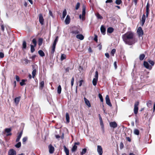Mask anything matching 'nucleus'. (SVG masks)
I'll return each mask as SVG.
<instances>
[{
	"instance_id": "obj_29",
	"label": "nucleus",
	"mask_w": 155,
	"mask_h": 155,
	"mask_svg": "<svg viewBox=\"0 0 155 155\" xmlns=\"http://www.w3.org/2000/svg\"><path fill=\"white\" fill-rule=\"evenodd\" d=\"M77 149V146L75 145H74L73 146L72 149H71V151L72 152H75L76 151Z\"/></svg>"
},
{
	"instance_id": "obj_52",
	"label": "nucleus",
	"mask_w": 155,
	"mask_h": 155,
	"mask_svg": "<svg viewBox=\"0 0 155 155\" xmlns=\"http://www.w3.org/2000/svg\"><path fill=\"white\" fill-rule=\"evenodd\" d=\"M149 63L152 66H153L154 64V63L153 61L151 60H149L148 61Z\"/></svg>"
},
{
	"instance_id": "obj_57",
	"label": "nucleus",
	"mask_w": 155,
	"mask_h": 155,
	"mask_svg": "<svg viewBox=\"0 0 155 155\" xmlns=\"http://www.w3.org/2000/svg\"><path fill=\"white\" fill-rule=\"evenodd\" d=\"M74 77H73L71 79V87H72L73 85L74 84Z\"/></svg>"
},
{
	"instance_id": "obj_35",
	"label": "nucleus",
	"mask_w": 155,
	"mask_h": 155,
	"mask_svg": "<svg viewBox=\"0 0 155 155\" xmlns=\"http://www.w3.org/2000/svg\"><path fill=\"white\" fill-rule=\"evenodd\" d=\"M116 51V50L115 48L113 49L110 52V54L113 56H114V54Z\"/></svg>"
},
{
	"instance_id": "obj_1",
	"label": "nucleus",
	"mask_w": 155,
	"mask_h": 155,
	"mask_svg": "<svg viewBox=\"0 0 155 155\" xmlns=\"http://www.w3.org/2000/svg\"><path fill=\"white\" fill-rule=\"evenodd\" d=\"M123 40L126 44L129 45L134 44L136 42V38L134 33L132 32H128L122 36Z\"/></svg>"
},
{
	"instance_id": "obj_9",
	"label": "nucleus",
	"mask_w": 155,
	"mask_h": 155,
	"mask_svg": "<svg viewBox=\"0 0 155 155\" xmlns=\"http://www.w3.org/2000/svg\"><path fill=\"white\" fill-rule=\"evenodd\" d=\"M23 134V130H21L20 132H18V135L17 136V138L16 140V142H18L20 140L22 136V135Z\"/></svg>"
},
{
	"instance_id": "obj_5",
	"label": "nucleus",
	"mask_w": 155,
	"mask_h": 155,
	"mask_svg": "<svg viewBox=\"0 0 155 155\" xmlns=\"http://www.w3.org/2000/svg\"><path fill=\"white\" fill-rule=\"evenodd\" d=\"M12 129L11 128H6L5 130V131L6 133V136H8L12 135L11 133Z\"/></svg>"
},
{
	"instance_id": "obj_20",
	"label": "nucleus",
	"mask_w": 155,
	"mask_h": 155,
	"mask_svg": "<svg viewBox=\"0 0 155 155\" xmlns=\"http://www.w3.org/2000/svg\"><path fill=\"white\" fill-rule=\"evenodd\" d=\"M146 20V17L144 14H143L142 15L141 19V22L142 25H143L144 24Z\"/></svg>"
},
{
	"instance_id": "obj_56",
	"label": "nucleus",
	"mask_w": 155,
	"mask_h": 155,
	"mask_svg": "<svg viewBox=\"0 0 155 155\" xmlns=\"http://www.w3.org/2000/svg\"><path fill=\"white\" fill-rule=\"evenodd\" d=\"M151 101H148L147 102V105L148 107H149L151 105Z\"/></svg>"
},
{
	"instance_id": "obj_58",
	"label": "nucleus",
	"mask_w": 155,
	"mask_h": 155,
	"mask_svg": "<svg viewBox=\"0 0 155 155\" xmlns=\"http://www.w3.org/2000/svg\"><path fill=\"white\" fill-rule=\"evenodd\" d=\"M83 82H84V80H81L79 81V87H81L82 85Z\"/></svg>"
},
{
	"instance_id": "obj_49",
	"label": "nucleus",
	"mask_w": 155,
	"mask_h": 155,
	"mask_svg": "<svg viewBox=\"0 0 155 155\" xmlns=\"http://www.w3.org/2000/svg\"><path fill=\"white\" fill-rule=\"evenodd\" d=\"M100 125L102 128H103L104 127V124L102 120H100Z\"/></svg>"
},
{
	"instance_id": "obj_27",
	"label": "nucleus",
	"mask_w": 155,
	"mask_h": 155,
	"mask_svg": "<svg viewBox=\"0 0 155 155\" xmlns=\"http://www.w3.org/2000/svg\"><path fill=\"white\" fill-rule=\"evenodd\" d=\"M38 53L40 56L42 57L45 56V54L44 52L41 50H40L38 51Z\"/></svg>"
},
{
	"instance_id": "obj_45",
	"label": "nucleus",
	"mask_w": 155,
	"mask_h": 155,
	"mask_svg": "<svg viewBox=\"0 0 155 155\" xmlns=\"http://www.w3.org/2000/svg\"><path fill=\"white\" fill-rule=\"evenodd\" d=\"M98 97H99V98H100V99L101 101V102H103V97H102V95L101 94H100V93L99 94H98Z\"/></svg>"
},
{
	"instance_id": "obj_21",
	"label": "nucleus",
	"mask_w": 155,
	"mask_h": 155,
	"mask_svg": "<svg viewBox=\"0 0 155 155\" xmlns=\"http://www.w3.org/2000/svg\"><path fill=\"white\" fill-rule=\"evenodd\" d=\"M114 31V29L112 27H109L108 28L107 30V33H112Z\"/></svg>"
},
{
	"instance_id": "obj_39",
	"label": "nucleus",
	"mask_w": 155,
	"mask_h": 155,
	"mask_svg": "<svg viewBox=\"0 0 155 155\" xmlns=\"http://www.w3.org/2000/svg\"><path fill=\"white\" fill-rule=\"evenodd\" d=\"M21 146V142H18L15 145V146L17 148H20Z\"/></svg>"
},
{
	"instance_id": "obj_53",
	"label": "nucleus",
	"mask_w": 155,
	"mask_h": 155,
	"mask_svg": "<svg viewBox=\"0 0 155 155\" xmlns=\"http://www.w3.org/2000/svg\"><path fill=\"white\" fill-rule=\"evenodd\" d=\"M24 61H25V64H27L28 63L30 62V61L29 60H28V59H25L24 60Z\"/></svg>"
},
{
	"instance_id": "obj_59",
	"label": "nucleus",
	"mask_w": 155,
	"mask_h": 155,
	"mask_svg": "<svg viewBox=\"0 0 155 155\" xmlns=\"http://www.w3.org/2000/svg\"><path fill=\"white\" fill-rule=\"evenodd\" d=\"M36 57V55H34L30 57V58L32 59L33 61L35 60V58Z\"/></svg>"
},
{
	"instance_id": "obj_40",
	"label": "nucleus",
	"mask_w": 155,
	"mask_h": 155,
	"mask_svg": "<svg viewBox=\"0 0 155 155\" xmlns=\"http://www.w3.org/2000/svg\"><path fill=\"white\" fill-rule=\"evenodd\" d=\"M134 133L136 135H138L139 134V131L138 129H135L134 130Z\"/></svg>"
},
{
	"instance_id": "obj_10",
	"label": "nucleus",
	"mask_w": 155,
	"mask_h": 155,
	"mask_svg": "<svg viewBox=\"0 0 155 155\" xmlns=\"http://www.w3.org/2000/svg\"><path fill=\"white\" fill-rule=\"evenodd\" d=\"M97 151L100 155H102L103 153V149L101 146L98 145L97 146Z\"/></svg>"
},
{
	"instance_id": "obj_61",
	"label": "nucleus",
	"mask_w": 155,
	"mask_h": 155,
	"mask_svg": "<svg viewBox=\"0 0 155 155\" xmlns=\"http://www.w3.org/2000/svg\"><path fill=\"white\" fill-rule=\"evenodd\" d=\"M15 79L18 82L20 81V78L18 75H15Z\"/></svg>"
},
{
	"instance_id": "obj_34",
	"label": "nucleus",
	"mask_w": 155,
	"mask_h": 155,
	"mask_svg": "<svg viewBox=\"0 0 155 155\" xmlns=\"http://www.w3.org/2000/svg\"><path fill=\"white\" fill-rule=\"evenodd\" d=\"M27 45H26V43L25 41H23L22 43V49H26V48Z\"/></svg>"
},
{
	"instance_id": "obj_12",
	"label": "nucleus",
	"mask_w": 155,
	"mask_h": 155,
	"mask_svg": "<svg viewBox=\"0 0 155 155\" xmlns=\"http://www.w3.org/2000/svg\"><path fill=\"white\" fill-rule=\"evenodd\" d=\"M48 148L49 149V153L51 154L53 153L54 150V148L52 145L51 144H50L48 146Z\"/></svg>"
},
{
	"instance_id": "obj_50",
	"label": "nucleus",
	"mask_w": 155,
	"mask_h": 155,
	"mask_svg": "<svg viewBox=\"0 0 155 155\" xmlns=\"http://www.w3.org/2000/svg\"><path fill=\"white\" fill-rule=\"evenodd\" d=\"M98 73L97 71H96L95 72V78H97L98 79Z\"/></svg>"
},
{
	"instance_id": "obj_64",
	"label": "nucleus",
	"mask_w": 155,
	"mask_h": 155,
	"mask_svg": "<svg viewBox=\"0 0 155 155\" xmlns=\"http://www.w3.org/2000/svg\"><path fill=\"white\" fill-rule=\"evenodd\" d=\"M58 36H56L55 38V39L54 42L57 43V42L58 41Z\"/></svg>"
},
{
	"instance_id": "obj_25",
	"label": "nucleus",
	"mask_w": 155,
	"mask_h": 155,
	"mask_svg": "<svg viewBox=\"0 0 155 155\" xmlns=\"http://www.w3.org/2000/svg\"><path fill=\"white\" fill-rule=\"evenodd\" d=\"M145 57V55L144 54H140L139 57L140 60L141 61L143 60L144 59Z\"/></svg>"
},
{
	"instance_id": "obj_63",
	"label": "nucleus",
	"mask_w": 155,
	"mask_h": 155,
	"mask_svg": "<svg viewBox=\"0 0 155 155\" xmlns=\"http://www.w3.org/2000/svg\"><path fill=\"white\" fill-rule=\"evenodd\" d=\"M113 0H107L106 1V3H111L113 2Z\"/></svg>"
},
{
	"instance_id": "obj_36",
	"label": "nucleus",
	"mask_w": 155,
	"mask_h": 155,
	"mask_svg": "<svg viewBox=\"0 0 155 155\" xmlns=\"http://www.w3.org/2000/svg\"><path fill=\"white\" fill-rule=\"evenodd\" d=\"M31 53H33L35 51L34 47L35 46H33V45H31Z\"/></svg>"
},
{
	"instance_id": "obj_46",
	"label": "nucleus",
	"mask_w": 155,
	"mask_h": 155,
	"mask_svg": "<svg viewBox=\"0 0 155 155\" xmlns=\"http://www.w3.org/2000/svg\"><path fill=\"white\" fill-rule=\"evenodd\" d=\"M80 6V3L79 2H78L75 6V8L76 10H78Z\"/></svg>"
},
{
	"instance_id": "obj_19",
	"label": "nucleus",
	"mask_w": 155,
	"mask_h": 155,
	"mask_svg": "<svg viewBox=\"0 0 155 155\" xmlns=\"http://www.w3.org/2000/svg\"><path fill=\"white\" fill-rule=\"evenodd\" d=\"M76 37L77 38L79 39L80 40H82L84 39V36L82 34H78L76 36Z\"/></svg>"
},
{
	"instance_id": "obj_4",
	"label": "nucleus",
	"mask_w": 155,
	"mask_h": 155,
	"mask_svg": "<svg viewBox=\"0 0 155 155\" xmlns=\"http://www.w3.org/2000/svg\"><path fill=\"white\" fill-rule=\"evenodd\" d=\"M139 104V102L136 101L135 102L134 105V112L135 114H137L138 113V106Z\"/></svg>"
},
{
	"instance_id": "obj_13",
	"label": "nucleus",
	"mask_w": 155,
	"mask_h": 155,
	"mask_svg": "<svg viewBox=\"0 0 155 155\" xmlns=\"http://www.w3.org/2000/svg\"><path fill=\"white\" fill-rule=\"evenodd\" d=\"M110 126L113 128H115L117 126V123L115 121L111 122L110 123Z\"/></svg>"
},
{
	"instance_id": "obj_31",
	"label": "nucleus",
	"mask_w": 155,
	"mask_h": 155,
	"mask_svg": "<svg viewBox=\"0 0 155 155\" xmlns=\"http://www.w3.org/2000/svg\"><path fill=\"white\" fill-rule=\"evenodd\" d=\"M61 87L60 85H59L57 88V92L59 94L61 93Z\"/></svg>"
},
{
	"instance_id": "obj_14",
	"label": "nucleus",
	"mask_w": 155,
	"mask_h": 155,
	"mask_svg": "<svg viewBox=\"0 0 155 155\" xmlns=\"http://www.w3.org/2000/svg\"><path fill=\"white\" fill-rule=\"evenodd\" d=\"M100 30L101 33L104 35L106 33V28L104 25H102L101 26Z\"/></svg>"
},
{
	"instance_id": "obj_44",
	"label": "nucleus",
	"mask_w": 155,
	"mask_h": 155,
	"mask_svg": "<svg viewBox=\"0 0 155 155\" xmlns=\"http://www.w3.org/2000/svg\"><path fill=\"white\" fill-rule=\"evenodd\" d=\"M27 137H25L23 138L22 139V143L23 144H25V142L27 140Z\"/></svg>"
},
{
	"instance_id": "obj_54",
	"label": "nucleus",
	"mask_w": 155,
	"mask_h": 155,
	"mask_svg": "<svg viewBox=\"0 0 155 155\" xmlns=\"http://www.w3.org/2000/svg\"><path fill=\"white\" fill-rule=\"evenodd\" d=\"M1 29L2 31L4 32L5 30V26L3 24H2L1 25Z\"/></svg>"
},
{
	"instance_id": "obj_60",
	"label": "nucleus",
	"mask_w": 155,
	"mask_h": 155,
	"mask_svg": "<svg viewBox=\"0 0 155 155\" xmlns=\"http://www.w3.org/2000/svg\"><path fill=\"white\" fill-rule=\"evenodd\" d=\"M4 54L2 52H0V58H3L4 57Z\"/></svg>"
},
{
	"instance_id": "obj_26",
	"label": "nucleus",
	"mask_w": 155,
	"mask_h": 155,
	"mask_svg": "<svg viewBox=\"0 0 155 155\" xmlns=\"http://www.w3.org/2000/svg\"><path fill=\"white\" fill-rule=\"evenodd\" d=\"M43 39L41 38H39L38 41V45L39 46H41L43 42Z\"/></svg>"
},
{
	"instance_id": "obj_38",
	"label": "nucleus",
	"mask_w": 155,
	"mask_h": 155,
	"mask_svg": "<svg viewBox=\"0 0 155 155\" xmlns=\"http://www.w3.org/2000/svg\"><path fill=\"white\" fill-rule=\"evenodd\" d=\"M36 69H34L33 70L32 72L33 78H34L36 75Z\"/></svg>"
},
{
	"instance_id": "obj_23",
	"label": "nucleus",
	"mask_w": 155,
	"mask_h": 155,
	"mask_svg": "<svg viewBox=\"0 0 155 155\" xmlns=\"http://www.w3.org/2000/svg\"><path fill=\"white\" fill-rule=\"evenodd\" d=\"M67 15V11L66 9H64L63 11L62 19H64Z\"/></svg>"
},
{
	"instance_id": "obj_33",
	"label": "nucleus",
	"mask_w": 155,
	"mask_h": 155,
	"mask_svg": "<svg viewBox=\"0 0 155 155\" xmlns=\"http://www.w3.org/2000/svg\"><path fill=\"white\" fill-rule=\"evenodd\" d=\"M66 58V56L64 54H62L61 57V60L63 61L64 59H65Z\"/></svg>"
},
{
	"instance_id": "obj_48",
	"label": "nucleus",
	"mask_w": 155,
	"mask_h": 155,
	"mask_svg": "<svg viewBox=\"0 0 155 155\" xmlns=\"http://www.w3.org/2000/svg\"><path fill=\"white\" fill-rule=\"evenodd\" d=\"M44 82L43 81H41L40 83V87L42 88L44 86Z\"/></svg>"
},
{
	"instance_id": "obj_32",
	"label": "nucleus",
	"mask_w": 155,
	"mask_h": 155,
	"mask_svg": "<svg viewBox=\"0 0 155 155\" xmlns=\"http://www.w3.org/2000/svg\"><path fill=\"white\" fill-rule=\"evenodd\" d=\"M143 65L144 66V67L147 68H149V64L147 62L144 61L143 62Z\"/></svg>"
},
{
	"instance_id": "obj_28",
	"label": "nucleus",
	"mask_w": 155,
	"mask_h": 155,
	"mask_svg": "<svg viewBox=\"0 0 155 155\" xmlns=\"http://www.w3.org/2000/svg\"><path fill=\"white\" fill-rule=\"evenodd\" d=\"M27 81V79H22L21 81L20 82V84L21 86H22L24 85H25L26 83H25V82Z\"/></svg>"
},
{
	"instance_id": "obj_51",
	"label": "nucleus",
	"mask_w": 155,
	"mask_h": 155,
	"mask_svg": "<svg viewBox=\"0 0 155 155\" xmlns=\"http://www.w3.org/2000/svg\"><path fill=\"white\" fill-rule=\"evenodd\" d=\"M124 147V145L122 142L120 143V149H122Z\"/></svg>"
},
{
	"instance_id": "obj_3",
	"label": "nucleus",
	"mask_w": 155,
	"mask_h": 155,
	"mask_svg": "<svg viewBox=\"0 0 155 155\" xmlns=\"http://www.w3.org/2000/svg\"><path fill=\"white\" fill-rule=\"evenodd\" d=\"M137 33L139 37H142L143 35V31L142 28L140 27H139L137 30Z\"/></svg>"
},
{
	"instance_id": "obj_16",
	"label": "nucleus",
	"mask_w": 155,
	"mask_h": 155,
	"mask_svg": "<svg viewBox=\"0 0 155 155\" xmlns=\"http://www.w3.org/2000/svg\"><path fill=\"white\" fill-rule=\"evenodd\" d=\"M21 97L19 96L18 97H16L14 99V102L16 105H17L19 104V102L20 101L21 99Z\"/></svg>"
},
{
	"instance_id": "obj_2",
	"label": "nucleus",
	"mask_w": 155,
	"mask_h": 155,
	"mask_svg": "<svg viewBox=\"0 0 155 155\" xmlns=\"http://www.w3.org/2000/svg\"><path fill=\"white\" fill-rule=\"evenodd\" d=\"M86 14V7L84 5L82 6V15L80 14L79 15V17L81 19L82 18V20L85 19V17Z\"/></svg>"
},
{
	"instance_id": "obj_7",
	"label": "nucleus",
	"mask_w": 155,
	"mask_h": 155,
	"mask_svg": "<svg viewBox=\"0 0 155 155\" xmlns=\"http://www.w3.org/2000/svg\"><path fill=\"white\" fill-rule=\"evenodd\" d=\"M106 102L107 104L110 107L112 106V104L110 103V100L108 95H107L105 98Z\"/></svg>"
},
{
	"instance_id": "obj_11",
	"label": "nucleus",
	"mask_w": 155,
	"mask_h": 155,
	"mask_svg": "<svg viewBox=\"0 0 155 155\" xmlns=\"http://www.w3.org/2000/svg\"><path fill=\"white\" fill-rule=\"evenodd\" d=\"M150 7V4L148 2L146 6V16L147 18L149 15V8Z\"/></svg>"
},
{
	"instance_id": "obj_47",
	"label": "nucleus",
	"mask_w": 155,
	"mask_h": 155,
	"mask_svg": "<svg viewBox=\"0 0 155 155\" xmlns=\"http://www.w3.org/2000/svg\"><path fill=\"white\" fill-rule=\"evenodd\" d=\"M56 47L52 46V49L51 51V54H54L55 51Z\"/></svg>"
},
{
	"instance_id": "obj_15",
	"label": "nucleus",
	"mask_w": 155,
	"mask_h": 155,
	"mask_svg": "<svg viewBox=\"0 0 155 155\" xmlns=\"http://www.w3.org/2000/svg\"><path fill=\"white\" fill-rule=\"evenodd\" d=\"M71 19L70 16L69 15H67L65 20V22L66 25L69 24L70 22Z\"/></svg>"
},
{
	"instance_id": "obj_42",
	"label": "nucleus",
	"mask_w": 155,
	"mask_h": 155,
	"mask_svg": "<svg viewBox=\"0 0 155 155\" xmlns=\"http://www.w3.org/2000/svg\"><path fill=\"white\" fill-rule=\"evenodd\" d=\"M122 2L121 0H116L115 1V3L117 5H119Z\"/></svg>"
},
{
	"instance_id": "obj_30",
	"label": "nucleus",
	"mask_w": 155,
	"mask_h": 155,
	"mask_svg": "<svg viewBox=\"0 0 155 155\" xmlns=\"http://www.w3.org/2000/svg\"><path fill=\"white\" fill-rule=\"evenodd\" d=\"M98 79L97 78H94L92 81V83L94 86H96L97 85Z\"/></svg>"
},
{
	"instance_id": "obj_8",
	"label": "nucleus",
	"mask_w": 155,
	"mask_h": 155,
	"mask_svg": "<svg viewBox=\"0 0 155 155\" xmlns=\"http://www.w3.org/2000/svg\"><path fill=\"white\" fill-rule=\"evenodd\" d=\"M8 155H16V152L13 149H11L8 151Z\"/></svg>"
},
{
	"instance_id": "obj_41",
	"label": "nucleus",
	"mask_w": 155,
	"mask_h": 155,
	"mask_svg": "<svg viewBox=\"0 0 155 155\" xmlns=\"http://www.w3.org/2000/svg\"><path fill=\"white\" fill-rule=\"evenodd\" d=\"M32 43L35 46H36L37 45V41L35 38H34L32 41Z\"/></svg>"
},
{
	"instance_id": "obj_62",
	"label": "nucleus",
	"mask_w": 155,
	"mask_h": 155,
	"mask_svg": "<svg viewBox=\"0 0 155 155\" xmlns=\"http://www.w3.org/2000/svg\"><path fill=\"white\" fill-rule=\"evenodd\" d=\"M49 14L52 17H53L54 16L53 15L52 12L50 10H49Z\"/></svg>"
},
{
	"instance_id": "obj_55",
	"label": "nucleus",
	"mask_w": 155,
	"mask_h": 155,
	"mask_svg": "<svg viewBox=\"0 0 155 155\" xmlns=\"http://www.w3.org/2000/svg\"><path fill=\"white\" fill-rule=\"evenodd\" d=\"M73 68H74L73 66V67L72 68H70L69 67H68L65 69V71L66 72H69V69L72 70L73 69Z\"/></svg>"
},
{
	"instance_id": "obj_22",
	"label": "nucleus",
	"mask_w": 155,
	"mask_h": 155,
	"mask_svg": "<svg viewBox=\"0 0 155 155\" xmlns=\"http://www.w3.org/2000/svg\"><path fill=\"white\" fill-rule=\"evenodd\" d=\"M64 150L66 155H69V150L65 146L64 147Z\"/></svg>"
},
{
	"instance_id": "obj_37",
	"label": "nucleus",
	"mask_w": 155,
	"mask_h": 155,
	"mask_svg": "<svg viewBox=\"0 0 155 155\" xmlns=\"http://www.w3.org/2000/svg\"><path fill=\"white\" fill-rule=\"evenodd\" d=\"M96 16L97 18L98 19H102L103 18L98 13H97L96 14Z\"/></svg>"
},
{
	"instance_id": "obj_18",
	"label": "nucleus",
	"mask_w": 155,
	"mask_h": 155,
	"mask_svg": "<svg viewBox=\"0 0 155 155\" xmlns=\"http://www.w3.org/2000/svg\"><path fill=\"white\" fill-rule=\"evenodd\" d=\"M71 32L72 34L75 35L78 34L80 33L78 29L76 28L75 29H74L72 30Z\"/></svg>"
},
{
	"instance_id": "obj_43",
	"label": "nucleus",
	"mask_w": 155,
	"mask_h": 155,
	"mask_svg": "<svg viewBox=\"0 0 155 155\" xmlns=\"http://www.w3.org/2000/svg\"><path fill=\"white\" fill-rule=\"evenodd\" d=\"M87 151V149L86 148H84L82 150V151L81 152V154L82 155L85 154Z\"/></svg>"
},
{
	"instance_id": "obj_24",
	"label": "nucleus",
	"mask_w": 155,
	"mask_h": 155,
	"mask_svg": "<svg viewBox=\"0 0 155 155\" xmlns=\"http://www.w3.org/2000/svg\"><path fill=\"white\" fill-rule=\"evenodd\" d=\"M66 118L67 122L69 123L70 122V117L68 113H66Z\"/></svg>"
},
{
	"instance_id": "obj_6",
	"label": "nucleus",
	"mask_w": 155,
	"mask_h": 155,
	"mask_svg": "<svg viewBox=\"0 0 155 155\" xmlns=\"http://www.w3.org/2000/svg\"><path fill=\"white\" fill-rule=\"evenodd\" d=\"M39 19L40 23L41 25H43L44 23V19L41 13L39 15Z\"/></svg>"
},
{
	"instance_id": "obj_17",
	"label": "nucleus",
	"mask_w": 155,
	"mask_h": 155,
	"mask_svg": "<svg viewBox=\"0 0 155 155\" xmlns=\"http://www.w3.org/2000/svg\"><path fill=\"white\" fill-rule=\"evenodd\" d=\"M84 100L87 106L88 107H91V105L89 101L87 99L86 97L84 98Z\"/></svg>"
}]
</instances>
